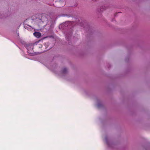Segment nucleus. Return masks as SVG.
I'll return each mask as SVG.
<instances>
[{
	"label": "nucleus",
	"mask_w": 150,
	"mask_h": 150,
	"mask_svg": "<svg viewBox=\"0 0 150 150\" xmlns=\"http://www.w3.org/2000/svg\"><path fill=\"white\" fill-rule=\"evenodd\" d=\"M33 35L38 38L40 37L41 36V33L39 32H35L33 33Z\"/></svg>",
	"instance_id": "f257e3e1"
},
{
	"label": "nucleus",
	"mask_w": 150,
	"mask_h": 150,
	"mask_svg": "<svg viewBox=\"0 0 150 150\" xmlns=\"http://www.w3.org/2000/svg\"><path fill=\"white\" fill-rule=\"evenodd\" d=\"M67 69L66 68H64L62 70V72L63 74H65L67 72Z\"/></svg>",
	"instance_id": "f03ea898"
}]
</instances>
